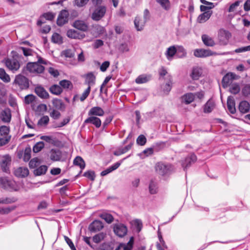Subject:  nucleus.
Returning <instances> with one entry per match:
<instances>
[{"instance_id": "obj_36", "label": "nucleus", "mask_w": 250, "mask_h": 250, "mask_svg": "<svg viewBox=\"0 0 250 250\" xmlns=\"http://www.w3.org/2000/svg\"><path fill=\"white\" fill-rule=\"evenodd\" d=\"M47 170V167L45 165H42L35 169L34 170V174L36 176H40L45 174Z\"/></svg>"}, {"instance_id": "obj_11", "label": "nucleus", "mask_w": 250, "mask_h": 250, "mask_svg": "<svg viewBox=\"0 0 250 250\" xmlns=\"http://www.w3.org/2000/svg\"><path fill=\"white\" fill-rule=\"evenodd\" d=\"M11 111L8 107L5 108L0 113V119L3 123H10L11 120Z\"/></svg>"}, {"instance_id": "obj_14", "label": "nucleus", "mask_w": 250, "mask_h": 250, "mask_svg": "<svg viewBox=\"0 0 250 250\" xmlns=\"http://www.w3.org/2000/svg\"><path fill=\"white\" fill-rule=\"evenodd\" d=\"M85 79L84 83L87 84L91 88V86H93L95 84L96 76L92 72H90L83 75Z\"/></svg>"}, {"instance_id": "obj_52", "label": "nucleus", "mask_w": 250, "mask_h": 250, "mask_svg": "<svg viewBox=\"0 0 250 250\" xmlns=\"http://www.w3.org/2000/svg\"><path fill=\"white\" fill-rule=\"evenodd\" d=\"M240 88L239 85L237 83H234L232 84L229 88L230 93L233 94H236L240 91Z\"/></svg>"}, {"instance_id": "obj_20", "label": "nucleus", "mask_w": 250, "mask_h": 250, "mask_svg": "<svg viewBox=\"0 0 250 250\" xmlns=\"http://www.w3.org/2000/svg\"><path fill=\"white\" fill-rule=\"evenodd\" d=\"M104 114V110L99 106L92 107L88 111V116H103Z\"/></svg>"}, {"instance_id": "obj_58", "label": "nucleus", "mask_w": 250, "mask_h": 250, "mask_svg": "<svg viewBox=\"0 0 250 250\" xmlns=\"http://www.w3.org/2000/svg\"><path fill=\"white\" fill-rule=\"evenodd\" d=\"M242 93L245 97L250 95V84L244 85L242 89Z\"/></svg>"}, {"instance_id": "obj_32", "label": "nucleus", "mask_w": 250, "mask_h": 250, "mask_svg": "<svg viewBox=\"0 0 250 250\" xmlns=\"http://www.w3.org/2000/svg\"><path fill=\"white\" fill-rule=\"evenodd\" d=\"M40 139L54 146H56L57 143L59 142L55 138H53L51 136H41Z\"/></svg>"}, {"instance_id": "obj_9", "label": "nucleus", "mask_w": 250, "mask_h": 250, "mask_svg": "<svg viewBox=\"0 0 250 250\" xmlns=\"http://www.w3.org/2000/svg\"><path fill=\"white\" fill-rule=\"evenodd\" d=\"M69 13L66 10H62L58 16L57 20V24L58 26H62L66 23L68 21Z\"/></svg>"}, {"instance_id": "obj_37", "label": "nucleus", "mask_w": 250, "mask_h": 250, "mask_svg": "<svg viewBox=\"0 0 250 250\" xmlns=\"http://www.w3.org/2000/svg\"><path fill=\"white\" fill-rule=\"evenodd\" d=\"M99 216L100 218L104 219L108 224L111 223L114 220L113 216L111 214L107 213H103L101 214Z\"/></svg>"}, {"instance_id": "obj_61", "label": "nucleus", "mask_w": 250, "mask_h": 250, "mask_svg": "<svg viewBox=\"0 0 250 250\" xmlns=\"http://www.w3.org/2000/svg\"><path fill=\"white\" fill-rule=\"evenodd\" d=\"M11 138V136H7L0 138V146H2L7 144L10 142Z\"/></svg>"}, {"instance_id": "obj_57", "label": "nucleus", "mask_w": 250, "mask_h": 250, "mask_svg": "<svg viewBox=\"0 0 250 250\" xmlns=\"http://www.w3.org/2000/svg\"><path fill=\"white\" fill-rule=\"evenodd\" d=\"M136 142L140 146H144L146 142V139L143 135H140L137 139Z\"/></svg>"}, {"instance_id": "obj_24", "label": "nucleus", "mask_w": 250, "mask_h": 250, "mask_svg": "<svg viewBox=\"0 0 250 250\" xmlns=\"http://www.w3.org/2000/svg\"><path fill=\"white\" fill-rule=\"evenodd\" d=\"M227 107L229 111L231 114L236 112L235 101L232 97L229 96L227 99Z\"/></svg>"}, {"instance_id": "obj_17", "label": "nucleus", "mask_w": 250, "mask_h": 250, "mask_svg": "<svg viewBox=\"0 0 250 250\" xmlns=\"http://www.w3.org/2000/svg\"><path fill=\"white\" fill-rule=\"evenodd\" d=\"M73 26L83 32H86L88 29L87 24L83 21L77 20L73 23Z\"/></svg>"}, {"instance_id": "obj_42", "label": "nucleus", "mask_w": 250, "mask_h": 250, "mask_svg": "<svg viewBox=\"0 0 250 250\" xmlns=\"http://www.w3.org/2000/svg\"><path fill=\"white\" fill-rule=\"evenodd\" d=\"M17 199L15 197H6L5 198L0 199V204H9L16 202Z\"/></svg>"}, {"instance_id": "obj_8", "label": "nucleus", "mask_w": 250, "mask_h": 250, "mask_svg": "<svg viewBox=\"0 0 250 250\" xmlns=\"http://www.w3.org/2000/svg\"><path fill=\"white\" fill-rule=\"evenodd\" d=\"M239 76L235 74L229 72L226 74L222 79V86L225 88L228 87L231 82L234 80H236L239 78Z\"/></svg>"}, {"instance_id": "obj_23", "label": "nucleus", "mask_w": 250, "mask_h": 250, "mask_svg": "<svg viewBox=\"0 0 250 250\" xmlns=\"http://www.w3.org/2000/svg\"><path fill=\"white\" fill-rule=\"evenodd\" d=\"M15 175L18 177H25L29 174V170L26 167H20L14 172Z\"/></svg>"}, {"instance_id": "obj_6", "label": "nucleus", "mask_w": 250, "mask_h": 250, "mask_svg": "<svg viewBox=\"0 0 250 250\" xmlns=\"http://www.w3.org/2000/svg\"><path fill=\"white\" fill-rule=\"evenodd\" d=\"M14 83L21 89H27L29 86L28 79L21 74L16 76Z\"/></svg>"}, {"instance_id": "obj_64", "label": "nucleus", "mask_w": 250, "mask_h": 250, "mask_svg": "<svg viewBox=\"0 0 250 250\" xmlns=\"http://www.w3.org/2000/svg\"><path fill=\"white\" fill-rule=\"evenodd\" d=\"M90 90H91V89H90V87L88 86L87 88L83 93L82 96L80 97V100L81 102L84 101L87 98V97L89 95Z\"/></svg>"}, {"instance_id": "obj_60", "label": "nucleus", "mask_w": 250, "mask_h": 250, "mask_svg": "<svg viewBox=\"0 0 250 250\" xmlns=\"http://www.w3.org/2000/svg\"><path fill=\"white\" fill-rule=\"evenodd\" d=\"M40 164L39 159L38 158H34L30 160L29 163V166L31 168H34L37 167Z\"/></svg>"}, {"instance_id": "obj_35", "label": "nucleus", "mask_w": 250, "mask_h": 250, "mask_svg": "<svg viewBox=\"0 0 250 250\" xmlns=\"http://www.w3.org/2000/svg\"><path fill=\"white\" fill-rule=\"evenodd\" d=\"M177 52V50L175 46H172L168 47L166 53V55L167 56V59L168 60H171L173 56Z\"/></svg>"}, {"instance_id": "obj_34", "label": "nucleus", "mask_w": 250, "mask_h": 250, "mask_svg": "<svg viewBox=\"0 0 250 250\" xmlns=\"http://www.w3.org/2000/svg\"><path fill=\"white\" fill-rule=\"evenodd\" d=\"M73 164L75 166H79L82 169H84L85 167V164L84 160L80 156H77L74 159Z\"/></svg>"}, {"instance_id": "obj_38", "label": "nucleus", "mask_w": 250, "mask_h": 250, "mask_svg": "<svg viewBox=\"0 0 250 250\" xmlns=\"http://www.w3.org/2000/svg\"><path fill=\"white\" fill-rule=\"evenodd\" d=\"M0 79L5 83L10 81V78L3 68H0Z\"/></svg>"}, {"instance_id": "obj_19", "label": "nucleus", "mask_w": 250, "mask_h": 250, "mask_svg": "<svg viewBox=\"0 0 250 250\" xmlns=\"http://www.w3.org/2000/svg\"><path fill=\"white\" fill-rule=\"evenodd\" d=\"M62 152L58 149H52L50 151V158L53 161H59L61 160Z\"/></svg>"}, {"instance_id": "obj_44", "label": "nucleus", "mask_w": 250, "mask_h": 250, "mask_svg": "<svg viewBox=\"0 0 250 250\" xmlns=\"http://www.w3.org/2000/svg\"><path fill=\"white\" fill-rule=\"evenodd\" d=\"M10 127L6 125L0 126V135L5 137L9 135Z\"/></svg>"}, {"instance_id": "obj_48", "label": "nucleus", "mask_w": 250, "mask_h": 250, "mask_svg": "<svg viewBox=\"0 0 250 250\" xmlns=\"http://www.w3.org/2000/svg\"><path fill=\"white\" fill-rule=\"evenodd\" d=\"M53 105L57 109H61L64 107V104L62 101L58 99H54L52 101Z\"/></svg>"}, {"instance_id": "obj_28", "label": "nucleus", "mask_w": 250, "mask_h": 250, "mask_svg": "<svg viewBox=\"0 0 250 250\" xmlns=\"http://www.w3.org/2000/svg\"><path fill=\"white\" fill-rule=\"evenodd\" d=\"M212 15V11H208L200 14L197 19L199 23H203L207 21L209 19Z\"/></svg>"}, {"instance_id": "obj_47", "label": "nucleus", "mask_w": 250, "mask_h": 250, "mask_svg": "<svg viewBox=\"0 0 250 250\" xmlns=\"http://www.w3.org/2000/svg\"><path fill=\"white\" fill-rule=\"evenodd\" d=\"M51 40L52 42L58 44H61L62 42L61 36L57 33H54L53 34Z\"/></svg>"}, {"instance_id": "obj_22", "label": "nucleus", "mask_w": 250, "mask_h": 250, "mask_svg": "<svg viewBox=\"0 0 250 250\" xmlns=\"http://www.w3.org/2000/svg\"><path fill=\"white\" fill-rule=\"evenodd\" d=\"M35 92L36 94L41 98L47 99L49 98V94L46 90L41 86H38L35 87Z\"/></svg>"}, {"instance_id": "obj_55", "label": "nucleus", "mask_w": 250, "mask_h": 250, "mask_svg": "<svg viewBox=\"0 0 250 250\" xmlns=\"http://www.w3.org/2000/svg\"><path fill=\"white\" fill-rule=\"evenodd\" d=\"M16 207L13 206L11 207L7 208H0V214H7L10 213L11 211L14 210Z\"/></svg>"}, {"instance_id": "obj_16", "label": "nucleus", "mask_w": 250, "mask_h": 250, "mask_svg": "<svg viewBox=\"0 0 250 250\" xmlns=\"http://www.w3.org/2000/svg\"><path fill=\"white\" fill-rule=\"evenodd\" d=\"M196 159V156L194 154H191L189 156L186 157L182 162V166L184 170L185 171L188 167H190L192 163H194Z\"/></svg>"}, {"instance_id": "obj_7", "label": "nucleus", "mask_w": 250, "mask_h": 250, "mask_svg": "<svg viewBox=\"0 0 250 250\" xmlns=\"http://www.w3.org/2000/svg\"><path fill=\"white\" fill-rule=\"evenodd\" d=\"M113 231L117 236L123 237L126 234L127 228L124 224H113Z\"/></svg>"}, {"instance_id": "obj_62", "label": "nucleus", "mask_w": 250, "mask_h": 250, "mask_svg": "<svg viewBox=\"0 0 250 250\" xmlns=\"http://www.w3.org/2000/svg\"><path fill=\"white\" fill-rule=\"evenodd\" d=\"M242 2V1L241 0H237L235 2H234L233 3L231 4L229 9H228V12H233L235 11V9L238 7L239 6V5H240V4Z\"/></svg>"}, {"instance_id": "obj_53", "label": "nucleus", "mask_w": 250, "mask_h": 250, "mask_svg": "<svg viewBox=\"0 0 250 250\" xmlns=\"http://www.w3.org/2000/svg\"><path fill=\"white\" fill-rule=\"evenodd\" d=\"M18 50L19 51L21 50L25 56L32 55L33 51L31 49L20 46L19 47Z\"/></svg>"}, {"instance_id": "obj_5", "label": "nucleus", "mask_w": 250, "mask_h": 250, "mask_svg": "<svg viewBox=\"0 0 250 250\" xmlns=\"http://www.w3.org/2000/svg\"><path fill=\"white\" fill-rule=\"evenodd\" d=\"M26 70L30 73L38 74L44 71V67L38 62H28L26 66Z\"/></svg>"}, {"instance_id": "obj_51", "label": "nucleus", "mask_w": 250, "mask_h": 250, "mask_svg": "<svg viewBox=\"0 0 250 250\" xmlns=\"http://www.w3.org/2000/svg\"><path fill=\"white\" fill-rule=\"evenodd\" d=\"M149 191L151 194H155L157 192V187L156 184L153 181H151L149 185Z\"/></svg>"}, {"instance_id": "obj_39", "label": "nucleus", "mask_w": 250, "mask_h": 250, "mask_svg": "<svg viewBox=\"0 0 250 250\" xmlns=\"http://www.w3.org/2000/svg\"><path fill=\"white\" fill-rule=\"evenodd\" d=\"M172 87V81L171 76H169V81L164 86L163 89L164 93L167 95L170 91Z\"/></svg>"}, {"instance_id": "obj_31", "label": "nucleus", "mask_w": 250, "mask_h": 250, "mask_svg": "<svg viewBox=\"0 0 250 250\" xmlns=\"http://www.w3.org/2000/svg\"><path fill=\"white\" fill-rule=\"evenodd\" d=\"M214 102L209 100L204 106V112L205 113H210L211 112L214 108Z\"/></svg>"}, {"instance_id": "obj_25", "label": "nucleus", "mask_w": 250, "mask_h": 250, "mask_svg": "<svg viewBox=\"0 0 250 250\" xmlns=\"http://www.w3.org/2000/svg\"><path fill=\"white\" fill-rule=\"evenodd\" d=\"M202 73V69L198 67L192 68L191 73L190 74V77L193 80H197L199 79Z\"/></svg>"}, {"instance_id": "obj_45", "label": "nucleus", "mask_w": 250, "mask_h": 250, "mask_svg": "<svg viewBox=\"0 0 250 250\" xmlns=\"http://www.w3.org/2000/svg\"><path fill=\"white\" fill-rule=\"evenodd\" d=\"M161 6L166 10H168L170 8V2L168 0H156Z\"/></svg>"}, {"instance_id": "obj_56", "label": "nucleus", "mask_w": 250, "mask_h": 250, "mask_svg": "<svg viewBox=\"0 0 250 250\" xmlns=\"http://www.w3.org/2000/svg\"><path fill=\"white\" fill-rule=\"evenodd\" d=\"M89 0H75L74 1V5L78 7H82L85 6Z\"/></svg>"}, {"instance_id": "obj_3", "label": "nucleus", "mask_w": 250, "mask_h": 250, "mask_svg": "<svg viewBox=\"0 0 250 250\" xmlns=\"http://www.w3.org/2000/svg\"><path fill=\"white\" fill-rule=\"evenodd\" d=\"M106 8L104 5L97 6L91 15V19L95 21L101 20L105 15Z\"/></svg>"}, {"instance_id": "obj_50", "label": "nucleus", "mask_w": 250, "mask_h": 250, "mask_svg": "<svg viewBox=\"0 0 250 250\" xmlns=\"http://www.w3.org/2000/svg\"><path fill=\"white\" fill-rule=\"evenodd\" d=\"M55 17V14L52 12H46L41 16V19H45L46 20L52 21Z\"/></svg>"}, {"instance_id": "obj_63", "label": "nucleus", "mask_w": 250, "mask_h": 250, "mask_svg": "<svg viewBox=\"0 0 250 250\" xmlns=\"http://www.w3.org/2000/svg\"><path fill=\"white\" fill-rule=\"evenodd\" d=\"M59 84H60L61 87H62L64 88H69L70 86H72L71 82L66 80L61 81Z\"/></svg>"}, {"instance_id": "obj_46", "label": "nucleus", "mask_w": 250, "mask_h": 250, "mask_svg": "<svg viewBox=\"0 0 250 250\" xmlns=\"http://www.w3.org/2000/svg\"><path fill=\"white\" fill-rule=\"evenodd\" d=\"M44 147V144L41 141L37 143L33 147V150L34 153L40 152Z\"/></svg>"}, {"instance_id": "obj_41", "label": "nucleus", "mask_w": 250, "mask_h": 250, "mask_svg": "<svg viewBox=\"0 0 250 250\" xmlns=\"http://www.w3.org/2000/svg\"><path fill=\"white\" fill-rule=\"evenodd\" d=\"M149 80V78L146 75H141L138 76L135 80L137 83L141 84L147 82Z\"/></svg>"}, {"instance_id": "obj_59", "label": "nucleus", "mask_w": 250, "mask_h": 250, "mask_svg": "<svg viewBox=\"0 0 250 250\" xmlns=\"http://www.w3.org/2000/svg\"><path fill=\"white\" fill-rule=\"evenodd\" d=\"M83 176L91 180L94 181L95 178V174L94 171L89 170L84 173Z\"/></svg>"}, {"instance_id": "obj_1", "label": "nucleus", "mask_w": 250, "mask_h": 250, "mask_svg": "<svg viewBox=\"0 0 250 250\" xmlns=\"http://www.w3.org/2000/svg\"><path fill=\"white\" fill-rule=\"evenodd\" d=\"M11 54L12 55L11 58H6L3 62L7 68L12 72L15 73L21 67L19 61L22 58V56L14 51L11 52Z\"/></svg>"}, {"instance_id": "obj_29", "label": "nucleus", "mask_w": 250, "mask_h": 250, "mask_svg": "<svg viewBox=\"0 0 250 250\" xmlns=\"http://www.w3.org/2000/svg\"><path fill=\"white\" fill-rule=\"evenodd\" d=\"M135 27L137 31H141L143 29L146 22L142 21L139 17H136L134 21Z\"/></svg>"}, {"instance_id": "obj_10", "label": "nucleus", "mask_w": 250, "mask_h": 250, "mask_svg": "<svg viewBox=\"0 0 250 250\" xmlns=\"http://www.w3.org/2000/svg\"><path fill=\"white\" fill-rule=\"evenodd\" d=\"M104 228V224L101 221L95 220L88 226L90 232H97L101 230Z\"/></svg>"}, {"instance_id": "obj_2", "label": "nucleus", "mask_w": 250, "mask_h": 250, "mask_svg": "<svg viewBox=\"0 0 250 250\" xmlns=\"http://www.w3.org/2000/svg\"><path fill=\"white\" fill-rule=\"evenodd\" d=\"M0 186L4 189L9 191H17L20 189V186L14 180L8 179L5 177L0 178Z\"/></svg>"}, {"instance_id": "obj_15", "label": "nucleus", "mask_w": 250, "mask_h": 250, "mask_svg": "<svg viewBox=\"0 0 250 250\" xmlns=\"http://www.w3.org/2000/svg\"><path fill=\"white\" fill-rule=\"evenodd\" d=\"M11 161V158L9 155L6 154L2 157L0 163V166L3 171L5 172H8L9 169L8 167L10 164Z\"/></svg>"}, {"instance_id": "obj_30", "label": "nucleus", "mask_w": 250, "mask_h": 250, "mask_svg": "<svg viewBox=\"0 0 250 250\" xmlns=\"http://www.w3.org/2000/svg\"><path fill=\"white\" fill-rule=\"evenodd\" d=\"M195 98L193 93H188L184 95L182 97V100L186 104H189L192 103Z\"/></svg>"}, {"instance_id": "obj_26", "label": "nucleus", "mask_w": 250, "mask_h": 250, "mask_svg": "<svg viewBox=\"0 0 250 250\" xmlns=\"http://www.w3.org/2000/svg\"><path fill=\"white\" fill-rule=\"evenodd\" d=\"M250 108V105L247 101H243L240 103L238 109L241 113H246L249 111Z\"/></svg>"}, {"instance_id": "obj_49", "label": "nucleus", "mask_w": 250, "mask_h": 250, "mask_svg": "<svg viewBox=\"0 0 250 250\" xmlns=\"http://www.w3.org/2000/svg\"><path fill=\"white\" fill-rule=\"evenodd\" d=\"M31 149L30 147H26L24 151L23 160L28 162L31 158Z\"/></svg>"}, {"instance_id": "obj_18", "label": "nucleus", "mask_w": 250, "mask_h": 250, "mask_svg": "<svg viewBox=\"0 0 250 250\" xmlns=\"http://www.w3.org/2000/svg\"><path fill=\"white\" fill-rule=\"evenodd\" d=\"M67 36L71 39H83L85 37L84 34H82L74 29H69L67 31Z\"/></svg>"}, {"instance_id": "obj_4", "label": "nucleus", "mask_w": 250, "mask_h": 250, "mask_svg": "<svg viewBox=\"0 0 250 250\" xmlns=\"http://www.w3.org/2000/svg\"><path fill=\"white\" fill-rule=\"evenodd\" d=\"M155 169L158 174L164 176L169 174L173 170V168L171 164H165L159 162L156 164Z\"/></svg>"}, {"instance_id": "obj_40", "label": "nucleus", "mask_w": 250, "mask_h": 250, "mask_svg": "<svg viewBox=\"0 0 250 250\" xmlns=\"http://www.w3.org/2000/svg\"><path fill=\"white\" fill-rule=\"evenodd\" d=\"M105 234L104 232H100L99 233L96 235H95L93 237V241L95 243H99L101 242L103 240H104V238L105 237Z\"/></svg>"}, {"instance_id": "obj_33", "label": "nucleus", "mask_w": 250, "mask_h": 250, "mask_svg": "<svg viewBox=\"0 0 250 250\" xmlns=\"http://www.w3.org/2000/svg\"><path fill=\"white\" fill-rule=\"evenodd\" d=\"M49 91L54 95H59L62 93V89L60 86L57 84H54L50 86Z\"/></svg>"}, {"instance_id": "obj_13", "label": "nucleus", "mask_w": 250, "mask_h": 250, "mask_svg": "<svg viewBox=\"0 0 250 250\" xmlns=\"http://www.w3.org/2000/svg\"><path fill=\"white\" fill-rule=\"evenodd\" d=\"M214 53L209 49H196L194 51V55L198 58H205L213 55Z\"/></svg>"}, {"instance_id": "obj_12", "label": "nucleus", "mask_w": 250, "mask_h": 250, "mask_svg": "<svg viewBox=\"0 0 250 250\" xmlns=\"http://www.w3.org/2000/svg\"><path fill=\"white\" fill-rule=\"evenodd\" d=\"M89 117L86 119L83 122V125L91 124L94 125L96 128H99L101 126L102 122L101 119L96 117L89 116Z\"/></svg>"}, {"instance_id": "obj_43", "label": "nucleus", "mask_w": 250, "mask_h": 250, "mask_svg": "<svg viewBox=\"0 0 250 250\" xmlns=\"http://www.w3.org/2000/svg\"><path fill=\"white\" fill-rule=\"evenodd\" d=\"M49 121V118L48 116H43L38 122V125L42 126H46L48 125Z\"/></svg>"}, {"instance_id": "obj_21", "label": "nucleus", "mask_w": 250, "mask_h": 250, "mask_svg": "<svg viewBox=\"0 0 250 250\" xmlns=\"http://www.w3.org/2000/svg\"><path fill=\"white\" fill-rule=\"evenodd\" d=\"M134 244V237H131L126 244H120L116 250H132Z\"/></svg>"}, {"instance_id": "obj_54", "label": "nucleus", "mask_w": 250, "mask_h": 250, "mask_svg": "<svg viewBox=\"0 0 250 250\" xmlns=\"http://www.w3.org/2000/svg\"><path fill=\"white\" fill-rule=\"evenodd\" d=\"M35 99L36 97L33 94H29L24 97V102L25 104H29L33 102L35 100Z\"/></svg>"}, {"instance_id": "obj_27", "label": "nucleus", "mask_w": 250, "mask_h": 250, "mask_svg": "<svg viewBox=\"0 0 250 250\" xmlns=\"http://www.w3.org/2000/svg\"><path fill=\"white\" fill-rule=\"evenodd\" d=\"M202 40L206 46H213L215 44V42L213 39L209 36L204 34L202 36Z\"/></svg>"}]
</instances>
